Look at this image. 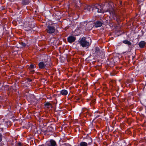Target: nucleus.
Instances as JSON below:
<instances>
[{
  "label": "nucleus",
  "mask_w": 146,
  "mask_h": 146,
  "mask_svg": "<svg viewBox=\"0 0 146 146\" xmlns=\"http://www.w3.org/2000/svg\"><path fill=\"white\" fill-rule=\"evenodd\" d=\"M94 8L95 11H97L98 13H104L105 12L108 11L111 16L113 17L114 15H115L114 11L113 9H111V10H108L107 11H106L103 9L102 6L98 4H96L94 5Z\"/></svg>",
  "instance_id": "1"
},
{
  "label": "nucleus",
  "mask_w": 146,
  "mask_h": 146,
  "mask_svg": "<svg viewBox=\"0 0 146 146\" xmlns=\"http://www.w3.org/2000/svg\"><path fill=\"white\" fill-rule=\"evenodd\" d=\"M79 43L83 47L88 48L90 44V43L86 40L85 37H83L79 41Z\"/></svg>",
  "instance_id": "2"
},
{
  "label": "nucleus",
  "mask_w": 146,
  "mask_h": 146,
  "mask_svg": "<svg viewBox=\"0 0 146 146\" xmlns=\"http://www.w3.org/2000/svg\"><path fill=\"white\" fill-rule=\"evenodd\" d=\"M38 65L39 67L41 69L46 68L50 66L49 62L46 61H45L44 62H41L39 63Z\"/></svg>",
  "instance_id": "3"
},
{
  "label": "nucleus",
  "mask_w": 146,
  "mask_h": 146,
  "mask_svg": "<svg viewBox=\"0 0 146 146\" xmlns=\"http://www.w3.org/2000/svg\"><path fill=\"white\" fill-rule=\"evenodd\" d=\"M55 30V28L52 26L48 25L46 29L47 33L49 34H52L54 33Z\"/></svg>",
  "instance_id": "4"
},
{
  "label": "nucleus",
  "mask_w": 146,
  "mask_h": 146,
  "mask_svg": "<svg viewBox=\"0 0 146 146\" xmlns=\"http://www.w3.org/2000/svg\"><path fill=\"white\" fill-rule=\"evenodd\" d=\"M94 5L91 6H88L85 7L84 9V12H89L92 11L94 10Z\"/></svg>",
  "instance_id": "5"
},
{
  "label": "nucleus",
  "mask_w": 146,
  "mask_h": 146,
  "mask_svg": "<svg viewBox=\"0 0 146 146\" xmlns=\"http://www.w3.org/2000/svg\"><path fill=\"white\" fill-rule=\"evenodd\" d=\"M93 52L95 55L100 56H101V52L98 47H96L93 50Z\"/></svg>",
  "instance_id": "6"
},
{
  "label": "nucleus",
  "mask_w": 146,
  "mask_h": 146,
  "mask_svg": "<svg viewBox=\"0 0 146 146\" xmlns=\"http://www.w3.org/2000/svg\"><path fill=\"white\" fill-rule=\"evenodd\" d=\"M76 39L75 37L72 36H70L68 38L67 40L69 42L71 43L74 42Z\"/></svg>",
  "instance_id": "7"
},
{
  "label": "nucleus",
  "mask_w": 146,
  "mask_h": 146,
  "mask_svg": "<svg viewBox=\"0 0 146 146\" xmlns=\"http://www.w3.org/2000/svg\"><path fill=\"white\" fill-rule=\"evenodd\" d=\"M56 143L55 141L53 140H51L49 142L48 144V146H55L56 145Z\"/></svg>",
  "instance_id": "8"
},
{
  "label": "nucleus",
  "mask_w": 146,
  "mask_h": 146,
  "mask_svg": "<svg viewBox=\"0 0 146 146\" xmlns=\"http://www.w3.org/2000/svg\"><path fill=\"white\" fill-rule=\"evenodd\" d=\"M102 23L100 21H98L96 22L95 24V25L96 27H100L102 25Z\"/></svg>",
  "instance_id": "9"
},
{
  "label": "nucleus",
  "mask_w": 146,
  "mask_h": 146,
  "mask_svg": "<svg viewBox=\"0 0 146 146\" xmlns=\"http://www.w3.org/2000/svg\"><path fill=\"white\" fill-rule=\"evenodd\" d=\"M68 93L67 91L65 90H63L60 92V94L62 95L66 96Z\"/></svg>",
  "instance_id": "10"
},
{
  "label": "nucleus",
  "mask_w": 146,
  "mask_h": 146,
  "mask_svg": "<svg viewBox=\"0 0 146 146\" xmlns=\"http://www.w3.org/2000/svg\"><path fill=\"white\" fill-rule=\"evenodd\" d=\"M86 141V143H87L88 145H90L92 143V139L91 137H88Z\"/></svg>",
  "instance_id": "11"
},
{
  "label": "nucleus",
  "mask_w": 146,
  "mask_h": 146,
  "mask_svg": "<svg viewBox=\"0 0 146 146\" xmlns=\"http://www.w3.org/2000/svg\"><path fill=\"white\" fill-rule=\"evenodd\" d=\"M146 43L144 41H141L139 43V45L141 48H143L145 44Z\"/></svg>",
  "instance_id": "12"
},
{
  "label": "nucleus",
  "mask_w": 146,
  "mask_h": 146,
  "mask_svg": "<svg viewBox=\"0 0 146 146\" xmlns=\"http://www.w3.org/2000/svg\"><path fill=\"white\" fill-rule=\"evenodd\" d=\"M35 66V65L33 64H31L29 67V69L32 72H34V70H33V69L34 68Z\"/></svg>",
  "instance_id": "13"
},
{
  "label": "nucleus",
  "mask_w": 146,
  "mask_h": 146,
  "mask_svg": "<svg viewBox=\"0 0 146 146\" xmlns=\"http://www.w3.org/2000/svg\"><path fill=\"white\" fill-rule=\"evenodd\" d=\"M45 106L47 108H52V106L51 104L47 102L46 103L44 104Z\"/></svg>",
  "instance_id": "14"
},
{
  "label": "nucleus",
  "mask_w": 146,
  "mask_h": 146,
  "mask_svg": "<svg viewBox=\"0 0 146 146\" xmlns=\"http://www.w3.org/2000/svg\"><path fill=\"white\" fill-rule=\"evenodd\" d=\"M88 145L87 143L85 142L82 141L80 143V146H87Z\"/></svg>",
  "instance_id": "15"
},
{
  "label": "nucleus",
  "mask_w": 146,
  "mask_h": 146,
  "mask_svg": "<svg viewBox=\"0 0 146 146\" xmlns=\"http://www.w3.org/2000/svg\"><path fill=\"white\" fill-rule=\"evenodd\" d=\"M123 43L127 44L129 45H130L131 44V42L127 40H124L123 41Z\"/></svg>",
  "instance_id": "16"
},
{
  "label": "nucleus",
  "mask_w": 146,
  "mask_h": 146,
  "mask_svg": "<svg viewBox=\"0 0 146 146\" xmlns=\"http://www.w3.org/2000/svg\"><path fill=\"white\" fill-rule=\"evenodd\" d=\"M53 129L52 126H48V127L47 130L49 131H53Z\"/></svg>",
  "instance_id": "17"
},
{
  "label": "nucleus",
  "mask_w": 146,
  "mask_h": 146,
  "mask_svg": "<svg viewBox=\"0 0 146 146\" xmlns=\"http://www.w3.org/2000/svg\"><path fill=\"white\" fill-rule=\"evenodd\" d=\"M20 44L23 47H25L26 46V44L25 43H24L23 42H21Z\"/></svg>",
  "instance_id": "18"
},
{
  "label": "nucleus",
  "mask_w": 146,
  "mask_h": 146,
  "mask_svg": "<svg viewBox=\"0 0 146 146\" xmlns=\"http://www.w3.org/2000/svg\"><path fill=\"white\" fill-rule=\"evenodd\" d=\"M0 146H7V145H4L2 143H0Z\"/></svg>",
  "instance_id": "19"
},
{
  "label": "nucleus",
  "mask_w": 146,
  "mask_h": 146,
  "mask_svg": "<svg viewBox=\"0 0 146 146\" xmlns=\"http://www.w3.org/2000/svg\"><path fill=\"white\" fill-rule=\"evenodd\" d=\"M22 143L21 142H19L17 143V145L19 146H22Z\"/></svg>",
  "instance_id": "20"
},
{
  "label": "nucleus",
  "mask_w": 146,
  "mask_h": 146,
  "mask_svg": "<svg viewBox=\"0 0 146 146\" xmlns=\"http://www.w3.org/2000/svg\"><path fill=\"white\" fill-rule=\"evenodd\" d=\"M2 140V135L1 134H0V142Z\"/></svg>",
  "instance_id": "21"
},
{
  "label": "nucleus",
  "mask_w": 146,
  "mask_h": 146,
  "mask_svg": "<svg viewBox=\"0 0 146 146\" xmlns=\"http://www.w3.org/2000/svg\"><path fill=\"white\" fill-rule=\"evenodd\" d=\"M27 80L28 82H31L32 81V80L30 78H28L27 79Z\"/></svg>",
  "instance_id": "22"
},
{
  "label": "nucleus",
  "mask_w": 146,
  "mask_h": 146,
  "mask_svg": "<svg viewBox=\"0 0 146 146\" xmlns=\"http://www.w3.org/2000/svg\"><path fill=\"white\" fill-rule=\"evenodd\" d=\"M120 4H122V2H120Z\"/></svg>",
  "instance_id": "23"
}]
</instances>
